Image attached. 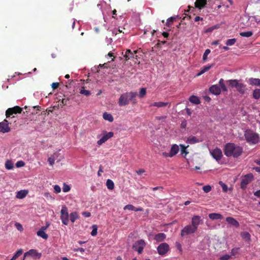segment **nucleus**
Here are the masks:
<instances>
[{
    "mask_svg": "<svg viewBox=\"0 0 260 260\" xmlns=\"http://www.w3.org/2000/svg\"><path fill=\"white\" fill-rule=\"evenodd\" d=\"M240 235L245 241L249 242L250 241L251 236L248 232H242L241 233Z\"/></svg>",
    "mask_w": 260,
    "mask_h": 260,
    "instance_id": "a878e982",
    "label": "nucleus"
},
{
    "mask_svg": "<svg viewBox=\"0 0 260 260\" xmlns=\"http://www.w3.org/2000/svg\"><path fill=\"white\" fill-rule=\"evenodd\" d=\"M48 161L49 164L51 166H52L54 164L55 160H54V158L50 157L48 158Z\"/></svg>",
    "mask_w": 260,
    "mask_h": 260,
    "instance_id": "bf43d9fd",
    "label": "nucleus"
},
{
    "mask_svg": "<svg viewBox=\"0 0 260 260\" xmlns=\"http://www.w3.org/2000/svg\"><path fill=\"white\" fill-rule=\"evenodd\" d=\"M106 185L109 189L112 190L114 187V184L112 180L108 179L106 182Z\"/></svg>",
    "mask_w": 260,
    "mask_h": 260,
    "instance_id": "f704fd0d",
    "label": "nucleus"
},
{
    "mask_svg": "<svg viewBox=\"0 0 260 260\" xmlns=\"http://www.w3.org/2000/svg\"><path fill=\"white\" fill-rule=\"evenodd\" d=\"M179 147L177 145H176V144L173 145L171 147L170 152L172 157L174 156L176 154H177L178 152H179Z\"/></svg>",
    "mask_w": 260,
    "mask_h": 260,
    "instance_id": "5701e85b",
    "label": "nucleus"
},
{
    "mask_svg": "<svg viewBox=\"0 0 260 260\" xmlns=\"http://www.w3.org/2000/svg\"><path fill=\"white\" fill-rule=\"evenodd\" d=\"M168 105L170 106V104L168 102H154L153 103H151L150 104V106H154L157 107V108H161L166 107Z\"/></svg>",
    "mask_w": 260,
    "mask_h": 260,
    "instance_id": "6ab92c4d",
    "label": "nucleus"
},
{
    "mask_svg": "<svg viewBox=\"0 0 260 260\" xmlns=\"http://www.w3.org/2000/svg\"><path fill=\"white\" fill-rule=\"evenodd\" d=\"M92 230L91 232V235L92 236H95L97 235L98 227L96 225H93L92 226Z\"/></svg>",
    "mask_w": 260,
    "mask_h": 260,
    "instance_id": "37998d69",
    "label": "nucleus"
},
{
    "mask_svg": "<svg viewBox=\"0 0 260 260\" xmlns=\"http://www.w3.org/2000/svg\"><path fill=\"white\" fill-rule=\"evenodd\" d=\"M69 217L68 208L65 206H62L60 211V219L63 224L66 225L68 224L69 221Z\"/></svg>",
    "mask_w": 260,
    "mask_h": 260,
    "instance_id": "39448f33",
    "label": "nucleus"
},
{
    "mask_svg": "<svg viewBox=\"0 0 260 260\" xmlns=\"http://www.w3.org/2000/svg\"><path fill=\"white\" fill-rule=\"evenodd\" d=\"M252 35H253V32L252 31L241 32L240 33V35L241 37H246V38H249V37L252 36Z\"/></svg>",
    "mask_w": 260,
    "mask_h": 260,
    "instance_id": "c9c22d12",
    "label": "nucleus"
},
{
    "mask_svg": "<svg viewBox=\"0 0 260 260\" xmlns=\"http://www.w3.org/2000/svg\"><path fill=\"white\" fill-rule=\"evenodd\" d=\"M22 109L19 106H15L13 108H8L6 112L7 118L11 117L14 114L21 113Z\"/></svg>",
    "mask_w": 260,
    "mask_h": 260,
    "instance_id": "1a4fd4ad",
    "label": "nucleus"
},
{
    "mask_svg": "<svg viewBox=\"0 0 260 260\" xmlns=\"http://www.w3.org/2000/svg\"><path fill=\"white\" fill-rule=\"evenodd\" d=\"M211 156L217 161L219 160L222 157V152L221 149L216 147L212 151H210Z\"/></svg>",
    "mask_w": 260,
    "mask_h": 260,
    "instance_id": "9b49d317",
    "label": "nucleus"
},
{
    "mask_svg": "<svg viewBox=\"0 0 260 260\" xmlns=\"http://www.w3.org/2000/svg\"><path fill=\"white\" fill-rule=\"evenodd\" d=\"M102 172H103V167L102 166H100L99 167V170L98 172V175L99 176H101V173H102Z\"/></svg>",
    "mask_w": 260,
    "mask_h": 260,
    "instance_id": "0e129e2a",
    "label": "nucleus"
},
{
    "mask_svg": "<svg viewBox=\"0 0 260 260\" xmlns=\"http://www.w3.org/2000/svg\"><path fill=\"white\" fill-rule=\"evenodd\" d=\"M69 101V99L68 98H63L61 100V103L63 105H68Z\"/></svg>",
    "mask_w": 260,
    "mask_h": 260,
    "instance_id": "4d7b16f0",
    "label": "nucleus"
},
{
    "mask_svg": "<svg viewBox=\"0 0 260 260\" xmlns=\"http://www.w3.org/2000/svg\"><path fill=\"white\" fill-rule=\"evenodd\" d=\"M166 238V235L164 233H161L156 234L155 236L154 239L157 242H162Z\"/></svg>",
    "mask_w": 260,
    "mask_h": 260,
    "instance_id": "b1692460",
    "label": "nucleus"
},
{
    "mask_svg": "<svg viewBox=\"0 0 260 260\" xmlns=\"http://www.w3.org/2000/svg\"><path fill=\"white\" fill-rule=\"evenodd\" d=\"M254 195L258 198L260 197V190H258L254 192Z\"/></svg>",
    "mask_w": 260,
    "mask_h": 260,
    "instance_id": "338daca9",
    "label": "nucleus"
},
{
    "mask_svg": "<svg viewBox=\"0 0 260 260\" xmlns=\"http://www.w3.org/2000/svg\"><path fill=\"white\" fill-rule=\"evenodd\" d=\"M25 165V163L23 161H19L17 162L16 166L17 167H22Z\"/></svg>",
    "mask_w": 260,
    "mask_h": 260,
    "instance_id": "13d9d810",
    "label": "nucleus"
},
{
    "mask_svg": "<svg viewBox=\"0 0 260 260\" xmlns=\"http://www.w3.org/2000/svg\"><path fill=\"white\" fill-rule=\"evenodd\" d=\"M246 85L243 83H239L236 87L237 90L241 94H243L245 92Z\"/></svg>",
    "mask_w": 260,
    "mask_h": 260,
    "instance_id": "4be33fe9",
    "label": "nucleus"
},
{
    "mask_svg": "<svg viewBox=\"0 0 260 260\" xmlns=\"http://www.w3.org/2000/svg\"><path fill=\"white\" fill-rule=\"evenodd\" d=\"M219 183L220 185V186H221L223 191L225 192H227V191H228L227 185L225 183H223L222 181H219Z\"/></svg>",
    "mask_w": 260,
    "mask_h": 260,
    "instance_id": "de8ad7c7",
    "label": "nucleus"
},
{
    "mask_svg": "<svg viewBox=\"0 0 260 260\" xmlns=\"http://www.w3.org/2000/svg\"><path fill=\"white\" fill-rule=\"evenodd\" d=\"M219 86H220L221 87V89H222V90L224 91H227V88L225 85V84H224V80L223 79H220L219 81Z\"/></svg>",
    "mask_w": 260,
    "mask_h": 260,
    "instance_id": "58836bf2",
    "label": "nucleus"
},
{
    "mask_svg": "<svg viewBox=\"0 0 260 260\" xmlns=\"http://www.w3.org/2000/svg\"><path fill=\"white\" fill-rule=\"evenodd\" d=\"M244 137L247 142L252 144L257 143L259 140V135L250 130H247L245 131Z\"/></svg>",
    "mask_w": 260,
    "mask_h": 260,
    "instance_id": "7ed1b4c3",
    "label": "nucleus"
},
{
    "mask_svg": "<svg viewBox=\"0 0 260 260\" xmlns=\"http://www.w3.org/2000/svg\"><path fill=\"white\" fill-rule=\"evenodd\" d=\"M71 189V187L69 185H68V184H67L66 183H64L63 184V187H62V190L63 192H67L68 191H69Z\"/></svg>",
    "mask_w": 260,
    "mask_h": 260,
    "instance_id": "49530a36",
    "label": "nucleus"
},
{
    "mask_svg": "<svg viewBox=\"0 0 260 260\" xmlns=\"http://www.w3.org/2000/svg\"><path fill=\"white\" fill-rule=\"evenodd\" d=\"M253 98L254 99L258 100L260 98V89L256 88L253 91Z\"/></svg>",
    "mask_w": 260,
    "mask_h": 260,
    "instance_id": "2f4dec72",
    "label": "nucleus"
},
{
    "mask_svg": "<svg viewBox=\"0 0 260 260\" xmlns=\"http://www.w3.org/2000/svg\"><path fill=\"white\" fill-rule=\"evenodd\" d=\"M103 137L97 141V144L99 146H101L103 143L106 142L108 140L114 136V133L112 132H107L106 131H103Z\"/></svg>",
    "mask_w": 260,
    "mask_h": 260,
    "instance_id": "0eeeda50",
    "label": "nucleus"
},
{
    "mask_svg": "<svg viewBox=\"0 0 260 260\" xmlns=\"http://www.w3.org/2000/svg\"><path fill=\"white\" fill-rule=\"evenodd\" d=\"M212 67H213V64L208 65V66L203 67V68H202L201 69L200 72L197 74V76H200V75L203 74L204 73H205V72H206L208 70H209Z\"/></svg>",
    "mask_w": 260,
    "mask_h": 260,
    "instance_id": "c85d7f7f",
    "label": "nucleus"
},
{
    "mask_svg": "<svg viewBox=\"0 0 260 260\" xmlns=\"http://www.w3.org/2000/svg\"><path fill=\"white\" fill-rule=\"evenodd\" d=\"M176 17H170L169 18H168L167 20V22H166V25L168 27H170L173 22L176 20Z\"/></svg>",
    "mask_w": 260,
    "mask_h": 260,
    "instance_id": "72a5a7b5",
    "label": "nucleus"
},
{
    "mask_svg": "<svg viewBox=\"0 0 260 260\" xmlns=\"http://www.w3.org/2000/svg\"><path fill=\"white\" fill-rule=\"evenodd\" d=\"M138 50H135L134 52L131 51L129 49H127L124 55V57L126 60H128L131 58L137 59L138 56L136 55Z\"/></svg>",
    "mask_w": 260,
    "mask_h": 260,
    "instance_id": "4468645a",
    "label": "nucleus"
},
{
    "mask_svg": "<svg viewBox=\"0 0 260 260\" xmlns=\"http://www.w3.org/2000/svg\"><path fill=\"white\" fill-rule=\"evenodd\" d=\"M201 217L199 216H193L191 220V225L197 230L198 226L201 221Z\"/></svg>",
    "mask_w": 260,
    "mask_h": 260,
    "instance_id": "2eb2a0df",
    "label": "nucleus"
},
{
    "mask_svg": "<svg viewBox=\"0 0 260 260\" xmlns=\"http://www.w3.org/2000/svg\"><path fill=\"white\" fill-rule=\"evenodd\" d=\"M243 148L233 143H228L224 147V153L228 157L238 158L243 153Z\"/></svg>",
    "mask_w": 260,
    "mask_h": 260,
    "instance_id": "f257e3e1",
    "label": "nucleus"
},
{
    "mask_svg": "<svg viewBox=\"0 0 260 260\" xmlns=\"http://www.w3.org/2000/svg\"><path fill=\"white\" fill-rule=\"evenodd\" d=\"M228 82H229V85L232 87L236 88L237 86V85H238V84H239L238 81L236 79L230 80L228 81Z\"/></svg>",
    "mask_w": 260,
    "mask_h": 260,
    "instance_id": "e433bc0d",
    "label": "nucleus"
},
{
    "mask_svg": "<svg viewBox=\"0 0 260 260\" xmlns=\"http://www.w3.org/2000/svg\"><path fill=\"white\" fill-rule=\"evenodd\" d=\"M15 225L16 228V229L19 231H22L23 229V227H22V225L18 223V222H16L15 224Z\"/></svg>",
    "mask_w": 260,
    "mask_h": 260,
    "instance_id": "864d4df0",
    "label": "nucleus"
},
{
    "mask_svg": "<svg viewBox=\"0 0 260 260\" xmlns=\"http://www.w3.org/2000/svg\"><path fill=\"white\" fill-rule=\"evenodd\" d=\"M189 101L194 104L198 105L200 103V100L199 98L195 95H191L189 99Z\"/></svg>",
    "mask_w": 260,
    "mask_h": 260,
    "instance_id": "c756f323",
    "label": "nucleus"
},
{
    "mask_svg": "<svg viewBox=\"0 0 260 260\" xmlns=\"http://www.w3.org/2000/svg\"><path fill=\"white\" fill-rule=\"evenodd\" d=\"M248 82L250 85L260 86V79L250 78L248 79Z\"/></svg>",
    "mask_w": 260,
    "mask_h": 260,
    "instance_id": "aec40b11",
    "label": "nucleus"
},
{
    "mask_svg": "<svg viewBox=\"0 0 260 260\" xmlns=\"http://www.w3.org/2000/svg\"><path fill=\"white\" fill-rule=\"evenodd\" d=\"M10 123L7 119H5L3 122H0V132L6 133L10 131V127L9 126Z\"/></svg>",
    "mask_w": 260,
    "mask_h": 260,
    "instance_id": "f8f14e48",
    "label": "nucleus"
},
{
    "mask_svg": "<svg viewBox=\"0 0 260 260\" xmlns=\"http://www.w3.org/2000/svg\"><path fill=\"white\" fill-rule=\"evenodd\" d=\"M180 146L181 148V153L182 154L185 153V154H187L188 152H187L186 149V148L188 146H187V147L185 146L184 145H180Z\"/></svg>",
    "mask_w": 260,
    "mask_h": 260,
    "instance_id": "603ef678",
    "label": "nucleus"
},
{
    "mask_svg": "<svg viewBox=\"0 0 260 260\" xmlns=\"http://www.w3.org/2000/svg\"><path fill=\"white\" fill-rule=\"evenodd\" d=\"M197 231L191 225H186L181 231V236L184 237L185 235L192 234Z\"/></svg>",
    "mask_w": 260,
    "mask_h": 260,
    "instance_id": "9d476101",
    "label": "nucleus"
},
{
    "mask_svg": "<svg viewBox=\"0 0 260 260\" xmlns=\"http://www.w3.org/2000/svg\"><path fill=\"white\" fill-rule=\"evenodd\" d=\"M28 193V191L25 190H20L17 192L16 198L18 199H22L25 197Z\"/></svg>",
    "mask_w": 260,
    "mask_h": 260,
    "instance_id": "bb28decb",
    "label": "nucleus"
},
{
    "mask_svg": "<svg viewBox=\"0 0 260 260\" xmlns=\"http://www.w3.org/2000/svg\"><path fill=\"white\" fill-rule=\"evenodd\" d=\"M236 42V39L235 38L228 39L226 42V45L227 46H232L234 45Z\"/></svg>",
    "mask_w": 260,
    "mask_h": 260,
    "instance_id": "79ce46f5",
    "label": "nucleus"
},
{
    "mask_svg": "<svg viewBox=\"0 0 260 260\" xmlns=\"http://www.w3.org/2000/svg\"><path fill=\"white\" fill-rule=\"evenodd\" d=\"M103 118L105 120H107L109 122H113L114 120L113 117L110 113H108L107 112H104L103 113Z\"/></svg>",
    "mask_w": 260,
    "mask_h": 260,
    "instance_id": "cd10ccee",
    "label": "nucleus"
},
{
    "mask_svg": "<svg viewBox=\"0 0 260 260\" xmlns=\"http://www.w3.org/2000/svg\"><path fill=\"white\" fill-rule=\"evenodd\" d=\"M231 256L229 254H225L220 257V260H229Z\"/></svg>",
    "mask_w": 260,
    "mask_h": 260,
    "instance_id": "5fc2aeb1",
    "label": "nucleus"
},
{
    "mask_svg": "<svg viewBox=\"0 0 260 260\" xmlns=\"http://www.w3.org/2000/svg\"><path fill=\"white\" fill-rule=\"evenodd\" d=\"M209 217L212 220L221 219L223 218V216L216 213H212L209 214Z\"/></svg>",
    "mask_w": 260,
    "mask_h": 260,
    "instance_id": "412c9836",
    "label": "nucleus"
},
{
    "mask_svg": "<svg viewBox=\"0 0 260 260\" xmlns=\"http://www.w3.org/2000/svg\"><path fill=\"white\" fill-rule=\"evenodd\" d=\"M23 253V250L20 249L18 250L13 256L12 258L16 260L18 257H19Z\"/></svg>",
    "mask_w": 260,
    "mask_h": 260,
    "instance_id": "4c0bfd02",
    "label": "nucleus"
},
{
    "mask_svg": "<svg viewBox=\"0 0 260 260\" xmlns=\"http://www.w3.org/2000/svg\"><path fill=\"white\" fill-rule=\"evenodd\" d=\"M5 167L8 170H11L13 168V164L10 160H7L5 163Z\"/></svg>",
    "mask_w": 260,
    "mask_h": 260,
    "instance_id": "ea45409f",
    "label": "nucleus"
},
{
    "mask_svg": "<svg viewBox=\"0 0 260 260\" xmlns=\"http://www.w3.org/2000/svg\"><path fill=\"white\" fill-rule=\"evenodd\" d=\"M239 248L236 247V248H233L232 249L231 252L232 255L234 256V255H236L237 254H238L239 252Z\"/></svg>",
    "mask_w": 260,
    "mask_h": 260,
    "instance_id": "3c124183",
    "label": "nucleus"
},
{
    "mask_svg": "<svg viewBox=\"0 0 260 260\" xmlns=\"http://www.w3.org/2000/svg\"><path fill=\"white\" fill-rule=\"evenodd\" d=\"M79 218V216L76 212H72L70 214V220L72 222H74L76 219Z\"/></svg>",
    "mask_w": 260,
    "mask_h": 260,
    "instance_id": "7c9ffc66",
    "label": "nucleus"
},
{
    "mask_svg": "<svg viewBox=\"0 0 260 260\" xmlns=\"http://www.w3.org/2000/svg\"><path fill=\"white\" fill-rule=\"evenodd\" d=\"M146 94V88H141L140 89V90L138 95L140 98H143V97H144L145 96Z\"/></svg>",
    "mask_w": 260,
    "mask_h": 260,
    "instance_id": "a19ab883",
    "label": "nucleus"
},
{
    "mask_svg": "<svg viewBox=\"0 0 260 260\" xmlns=\"http://www.w3.org/2000/svg\"><path fill=\"white\" fill-rule=\"evenodd\" d=\"M186 126V122L183 121L181 124V127L183 128H185Z\"/></svg>",
    "mask_w": 260,
    "mask_h": 260,
    "instance_id": "774afa93",
    "label": "nucleus"
},
{
    "mask_svg": "<svg viewBox=\"0 0 260 260\" xmlns=\"http://www.w3.org/2000/svg\"><path fill=\"white\" fill-rule=\"evenodd\" d=\"M253 179V175L252 173H249L244 176L241 180L240 187L242 189H245L247 185L250 183Z\"/></svg>",
    "mask_w": 260,
    "mask_h": 260,
    "instance_id": "20e7f679",
    "label": "nucleus"
},
{
    "mask_svg": "<svg viewBox=\"0 0 260 260\" xmlns=\"http://www.w3.org/2000/svg\"><path fill=\"white\" fill-rule=\"evenodd\" d=\"M138 94L136 92H126L122 93L119 97L118 103L119 106L123 107L127 105L129 102H132L133 104L137 103L136 99Z\"/></svg>",
    "mask_w": 260,
    "mask_h": 260,
    "instance_id": "f03ea898",
    "label": "nucleus"
},
{
    "mask_svg": "<svg viewBox=\"0 0 260 260\" xmlns=\"http://www.w3.org/2000/svg\"><path fill=\"white\" fill-rule=\"evenodd\" d=\"M146 246V243L143 240H140L135 242L133 245V249L138 251L139 254L142 253L144 248Z\"/></svg>",
    "mask_w": 260,
    "mask_h": 260,
    "instance_id": "423d86ee",
    "label": "nucleus"
},
{
    "mask_svg": "<svg viewBox=\"0 0 260 260\" xmlns=\"http://www.w3.org/2000/svg\"><path fill=\"white\" fill-rule=\"evenodd\" d=\"M123 209L125 210H128L131 211H135V207L133 206V205H127L125 206L123 208Z\"/></svg>",
    "mask_w": 260,
    "mask_h": 260,
    "instance_id": "a18cd8bd",
    "label": "nucleus"
},
{
    "mask_svg": "<svg viewBox=\"0 0 260 260\" xmlns=\"http://www.w3.org/2000/svg\"><path fill=\"white\" fill-rule=\"evenodd\" d=\"M82 215L84 216L85 217H89L91 216V214L89 212H83L82 213Z\"/></svg>",
    "mask_w": 260,
    "mask_h": 260,
    "instance_id": "e2e57ef3",
    "label": "nucleus"
},
{
    "mask_svg": "<svg viewBox=\"0 0 260 260\" xmlns=\"http://www.w3.org/2000/svg\"><path fill=\"white\" fill-rule=\"evenodd\" d=\"M170 250V246L167 243H162L160 244L157 248V250L159 255H165Z\"/></svg>",
    "mask_w": 260,
    "mask_h": 260,
    "instance_id": "6e6552de",
    "label": "nucleus"
},
{
    "mask_svg": "<svg viewBox=\"0 0 260 260\" xmlns=\"http://www.w3.org/2000/svg\"><path fill=\"white\" fill-rule=\"evenodd\" d=\"M186 143L190 144H193L197 143H199V140L195 136H190L188 138H187V139L186 140Z\"/></svg>",
    "mask_w": 260,
    "mask_h": 260,
    "instance_id": "393cba45",
    "label": "nucleus"
},
{
    "mask_svg": "<svg viewBox=\"0 0 260 260\" xmlns=\"http://www.w3.org/2000/svg\"><path fill=\"white\" fill-rule=\"evenodd\" d=\"M162 155L165 157H172V156L171 155L170 153H167L166 152H162Z\"/></svg>",
    "mask_w": 260,
    "mask_h": 260,
    "instance_id": "680f3d73",
    "label": "nucleus"
},
{
    "mask_svg": "<svg viewBox=\"0 0 260 260\" xmlns=\"http://www.w3.org/2000/svg\"><path fill=\"white\" fill-rule=\"evenodd\" d=\"M225 220L229 224L235 228H239L240 226L239 222L232 217H227Z\"/></svg>",
    "mask_w": 260,
    "mask_h": 260,
    "instance_id": "dca6fc26",
    "label": "nucleus"
},
{
    "mask_svg": "<svg viewBox=\"0 0 260 260\" xmlns=\"http://www.w3.org/2000/svg\"><path fill=\"white\" fill-rule=\"evenodd\" d=\"M210 53V50L209 49H207L205 50L203 56V59L204 61H206L208 55Z\"/></svg>",
    "mask_w": 260,
    "mask_h": 260,
    "instance_id": "09e8293b",
    "label": "nucleus"
},
{
    "mask_svg": "<svg viewBox=\"0 0 260 260\" xmlns=\"http://www.w3.org/2000/svg\"><path fill=\"white\" fill-rule=\"evenodd\" d=\"M54 192L56 193H59L61 191V188L60 186L58 185H55L54 186Z\"/></svg>",
    "mask_w": 260,
    "mask_h": 260,
    "instance_id": "6e6d98bb",
    "label": "nucleus"
},
{
    "mask_svg": "<svg viewBox=\"0 0 260 260\" xmlns=\"http://www.w3.org/2000/svg\"><path fill=\"white\" fill-rule=\"evenodd\" d=\"M41 253H39L36 249H30L24 253V257L27 256H32L34 258L40 259L41 257Z\"/></svg>",
    "mask_w": 260,
    "mask_h": 260,
    "instance_id": "ddd939ff",
    "label": "nucleus"
},
{
    "mask_svg": "<svg viewBox=\"0 0 260 260\" xmlns=\"http://www.w3.org/2000/svg\"><path fill=\"white\" fill-rule=\"evenodd\" d=\"M209 91L215 95H218L221 92V88L217 85H213L210 87Z\"/></svg>",
    "mask_w": 260,
    "mask_h": 260,
    "instance_id": "f3484780",
    "label": "nucleus"
},
{
    "mask_svg": "<svg viewBox=\"0 0 260 260\" xmlns=\"http://www.w3.org/2000/svg\"><path fill=\"white\" fill-rule=\"evenodd\" d=\"M80 93L84 94L86 96H88L91 94L90 91L89 90L84 89V87H82V89L80 90Z\"/></svg>",
    "mask_w": 260,
    "mask_h": 260,
    "instance_id": "c03bdc74",
    "label": "nucleus"
},
{
    "mask_svg": "<svg viewBox=\"0 0 260 260\" xmlns=\"http://www.w3.org/2000/svg\"><path fill=\"white\" fill-rule=\"evenodd\" d=\"M37 235L45 240L48 237V235L43 230H39L37 232Z\"/></svg>",
    "mask_w": 260,
    "mask_h": 260,
    "instance_id": "473e14b6",
    "label": "nucleus"
},
{
    "mask_svg": "<svg viewBox=\"0 0 260 260\" xmlns=\"http://www.w3.org/2000/svg\"><path fill=\"white\" fill-rule=\"evenodd\" d=\"M137 173L138 174V175H141L142 173H144L145 172V170H143V169H139V170L137 171Z\"/></svg>",
    "mask_w": 260,
    "mask_h": 260,
    "instance_id": "69168bd1",
    "label": "nucleus"
},
{
    "mask_svg": "<svg viewBox=\"0 0 260 260\" xmlns=\"http://www.w3.org/2000/svg\"><path fill=\"white\" fill-rule=\"evenodd\" d=\"M206 4L207 0H196L194 3V6L196 8L201 10L204 8Z\"/></svg>",
    "mask_w": 260,
    "mask_h": 260,
    "instance_id": "a211bd4d",
    "label": "nucleus"
},
{
    "mask_svg": "<svg viewBox=\"0 0 260 260\" xmlns=\"http://www.w3.org/2000/svg\"><path fill=\"white\" fill-rule=\"evenodd\" d=\"M59 83L58 82H54L51 84V87L53 89H55L58 87Z\"/></svg>",
    "mask_w": 260,
    "mask_h": 260,
    "instance_id": "052dcab7",
    "label": "nucleus"
},
{
    "mask_svg": "<svg viewBox=\"0 0 260 260\" xmlns=\"http://www.w3.org/2000/svg\"><path fill=\"white\" fill-rule=\"evenodd\" d=\"M211 189H212L211 186L209 185H205V186H203V190L206 193H208V192H210L211 190Z\"/></svg>",
    "mask_w": 260,
    "mask_h": 260,
    "instance_id": "8fccbe9b",
    "label": "nucleus"
}]
</instances>
